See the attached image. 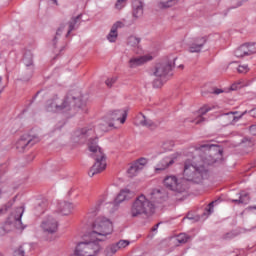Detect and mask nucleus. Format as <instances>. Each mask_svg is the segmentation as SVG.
Wrapping results in <instances>:
<instances>
[{"label":"nucleus","mask_w":256,"mask_h":256,"mask_svg":"<svg viewBox=\"0 0 256 256\" xmlns=\"http://www.w3.org/2000/svg\"><path fill=\"white\" fill-rule=\"evenodd\" d=\"M0 256H3V255H1V253H0Z\"/></svg>","instance_id":"nucleus-59"},{"label":"nucleus","mask_w":256,"mask_h":256,"mask_svg":"<svg viewBox=\"0 0 256 256\" xmlns=\"http://www.w3.org/2000/svg\"><path fill=\"white\" fill-rule=\"evenodd\" d=\"M53 1V3L55 4V5H59V3L57 2V0H52Z\"/></svg>","instance_id":"nucleus-54"},{"label":"nucleus","mask_w":256,"mask_h":256,"mask_svg":"<svg viewBox=\"0 0 256 256\" xmlns=\"http://www.w3.org/2000/svg\"><path fill=\"white\" fill-rule=\"evenodd\" d=\"M254 209H256V206L254 207Z\"/></svg>","instance_id":"nucleus-58"},{"label":"nucleus","mask_w":256,"mask_h":256,"mask_svg":"<svg viewBox=\"0 0 256 256\" xmlns=\"http://www.w3.org/2000/svg\"><path fill=\"white\" fill-rule=\"evenodd\" d=\"M59 227V223L55 220L53 216H47L41 223L40 228L42 229L44 235H55L57 233V229Z\"/></svg>","instance_id":"nucleus-10"},{"label":"nucleus","mask_w":256,"mask_h":256,"mask_svg":"<svg viewBox=\"0 0 256 256\" xmlns=\"http://www.w3.org/2000/svg\"><path fill=\"white\" fill-rule=\"evenodd\" d=\"M3 195V191H1V189H0V199H1V196ZM1 209H0V213H1Z\"/></svg>","instance_id":"nucleus-53"},{"label":"nucleus","mask_w":256,"mask_h":256,"mask_svg":"<svg viewBox=\"0 0 256 256\" xmlns=\"http://www.w3.org/2000/svg\"><path fill=\"white\" fill-rule=\"evenodd\" d=\"M235 57H246L245 56V50L243 49V46H240L237 48L234 52Z\"/></svg>","instance_id":"nucleus-37"},{"label":"nucleus","mask_w":256,"mask_h":256,"mask_svg":"<svg viewBox=\"0 0 256 256\" xmlns=\"http://www.w3.org/2000/svg\"><path fill=\"white\" fill-rule=\"evenodd\" d=\"M137 167L140 168L141 171H143V167L147 165V159L145 158H140L134 163Z\"/></svg>","instance_id":"nucleus-35"},{"label":"nucleus","mask_w":256,"mask_h":256,"mask_svg":"<svg viewBox=\"0 0 256 256\" xmlns=\"http://www.w3.org/2000/svg\"><path fill=\"white\" fill-rule=\"evenodd\" d=\"M177 3H179V0H160L158 2V7L159 9H169V7L177 5Z\"/></svg>","instance_id":"nucleus-24"},{"label":"nucleus","mask_w":256,"mask_h":256,"mask_svg":"<svg viewBox=\"0 0 256 256\" xmlns=\"http://www.w3.org/2000/svg\"><path fill=\"white\" fill-rule=\"evenodd\" d=\"M95 133V131L93 129H87V128H83L81 130V136L82 137H89V135H93Z\"/></svg>","instance_id":"nucleus-36"},{"label":"nucleus","mask_w":256,"mask_h":256,"mask_svg":"<svg viewBox=\"0 0 256 256\" xmlns=\"http://www.w3.org/2000/svg\"><path fill=\"white\" fill-rule=\"evenodd\" d=\"M242 49L244 50V55L247 57L249 55H251V51L249 50V47L247 46V44H243L242 45Z\"/></svg>","instance_id":"nucleus-45"},{"label":"nucleus","mask_w":256,"mask_h":256,"mask_svg":"<svg viewBox=\"0 0 256 256\" xmlns=\"http://www.w3.org/2000/svg\"><path fill=\"white\" fill-rule=\"evenodd\" d=\"M0 57H1V54H0Z\"/></svg>","instance_id":"nucleus-60"},{"label":"nucleus","mask_w":256,"mask_h":256,"mask_svg":"<svg viewBox=\"0 0 256 256\" xmlns=\"http://www.w3.org/2000/svg\"><path fill=\"white\" fill-rule=\"evenodd\" d=\"M215 202H211L209 205H208V208L206 209V211L208 212V215H211V213H213V205H214Z\"/></svg>","instance_id":"nucleus-46"},{"label":"nucleus","mask_w":256,"mask_h":256,"mask_svg":"<svg viewBox=\"0 0 256 256\" xmlns=\"http://www.w3.org/2000/svg\"><path fill=\"white\" fill-rule=\"evenodd\" d=\"M234 203H242L243 205H247L249 203V194H241L239 199L233 200Z\"/></svg>","instance_id":"nucleus-32"},{"label":"nucleus","mask_w":256,"mask_h":256,"mask_svg":"<svg viewBox=\"0 0 256 256\" xmlns=\"http://www.w3.org/2000/svg\"><path fill=\"white\" fill-rule=\"evenodd\" d=\"M35 72V66H25L22 71L20 81H29L31 77H33V73Z\"/></svg>","instance_id":"nucleus-21"},{"label":"nucleus","mask_w":256,"mask_h":256,"mask_svg":"<svg viewBox=\"0 0 256 256\" xmlns=\"http://www.w3.org/2000/svg\"><path fill=\"white\" fill-rule=\"evenodd\" d=\"M48 241H53V237L47 238Z\"/></svg>","instance_id":"nucleus-55"},{"label":"nucleus","mask_w":256,"mask_h":256,"mask_svg":"<svg viewBox=\"0 0 256 256\" xmlns=\"http://www.w3.org/2000/svg\"><path fill=\"white\" fill-rule=\"evenodd\" d=\"M101 251V245L96 241L92 242H80L76 246L75 255L76 256H96L99 255Z\"/></svg>","instance_id":"nucleus-6"},{"label":"nucleus","mask_w":256,"mask_h":256,"mask_svg":"<svg viewBox=\"0 0 256 256\" xmlns=\"http://www.w3.org/2000/svg\"><path fill=\"white\" fill-rule=\"evenodd\" d=\"M110 119L112 121H120V123H125L127 121V110H115L112 112Z\"/></svg>","instance_id":"nucleus-18"},{"label":"nucleus","mask_w":256,"mask_h":256,"mask_svg":"<svg viewBox=\"0 0 256 256\" xmlns=\"http://www.w3.org/2000/svg\"><path fill=\"white\" fill-rule=\"evenodd\" d=\"M241 87H245V85H242L241 81H239V82L232 84L230 89H231V91H237V89H241Z\"/></svg>","instance_id":"nucleus-41"},{"label":"nucleus","mask_w":256,"mask_h":256,"mask_svg":"<svg viewBox=\"0 0 256 256\" xmlns=\"http://www.w3.org/2000/svg\"><path fill=\"white\" fill-rule=\"evenodd\" d=\"M22 62L25 67H35V64L33 63V53L31 52V50H27L24 53Z\"/></svg>","instance_id":"nucleus-22"},{"label":"nucleus","mask_w":256,"mask_h":256,"mask_svg":"<svg viewBox=\"0 0 256 256\" xmlns=\"http://www.w3.org/2000/svg\"><path fill=\"white\" fill-rule=\"evenodd\" d=\"M141 43V38L137 37V36H130L127 39V45L129 47H134L139 49V45Z\"/></svg>","instance_id":"nucleus-27"},{"label":"nucleus","mask_w":256,"mask_h":256,"mask_svg":"<svg viewBox=\"0 0 256 256\" xmlns=\"http://www.w3.org/2000/svg\"><path fill=\"white\" fill-rule=\"evenodd\" d=\"M37 143H39V138L25 134L16 142V149L19 153H24V151L31 149V147Z\"/></svg>","instance_id":"nucleus-8"},{"label":"nucleus","mask_w":256,"mask_h":256,"mask_svg":"<svg viewBox=\"0 0 256 256\" xmlns=\"http://www.w3.org/2000/svg\"><path fill=\"white\" fill-rule=\"evenodd\" d=\"M45 206V202L39 203L38 206H36V211H38L39 213H44Z\"/></svg>","instance_id":"nucleus-43"},{"label":"nucleus","mask_w":256,"mask_h":256,"mask_svg":"<svg viewBox=\"0 0 256 256\" xmlns=\"http://www.w3.org/2000/svg\"><path fill=\"white\" fill-rule=\"evenodd\" d=\"M249 71V66L247 65H240L238 67V73H247Z\"/></svg>","instance_id":"nucleus-44"},{"label":"nucleus","mask_w":256,"mask_h":256,"mask_svg":"<svg viewBox=\"0 0 256 256\" xmlns=\"http://www.w3.org/2000/svg\"><path fill=\"white\" fill-rule=\"evenodd\" d=\"M5 91V87H3V77L0 76V95Z\"/></svg>","instance_id":"nucleus-47"},{"label":"nucleus","mask_w":256,"mask_h":256,"mask_svg":"<svg viewBox=\"0 0 256 256\" xmlns=\"http://www.w3.org/2000/svg\"><path fill=\"white\" fill-rule=\"evenodd\" d=\"M153 56L144 55L139 57H132L128 61V67L130 69H137V67H141V65H145V63L151 61Z\"/></svg>","instance_id":"nucleus-13"},{"label":"nucleus","mask_w":256,"mask_h":256,"mask_svg":"<svg viewBox=\"0 0 256 256\" xmlns=\"http://www.w3.org/2000/svg\"><path fill=\"white\" fill-rule=\"evenodd\" d=\"M246 45H247L251 55H253V53H256V42L246 43Z\"/></svg>","instance_id":"nucleus-40"},{"label":"nucleus","mask_w":256,"mask_h":256,"mask_svg":"<svg viewBox=\"0 0 256 256\" xmlns=\"http://www.w3.org/2000/svg\"><path fill=\"white\" fill-rule=\"evenodd\" d=\"M118 250V247L116 246V244H110L108 245L105 250H104V254L106 256H113L115 255V253H117Z\"/></svg>","instance_id":"nucleus-28"},{"label":"nucleus","mask_w":256,"mask_h":256,"mask_svg":"<svg viewBox=\"0 0 256 256\" xmlns=\"http://www.w3.org/2000/svg\"><path fill=\"white\" fill-rule=\"evenodd\" d=\"M47 111L50 113H59V111H69L71 109V97L67 96L64 100L55 96L51 100H48Z\"/></svg>","instance_id":"nucleus-7"},{"label":"nucleus","mask_w":256,"mask_h":256,"mask_svg":"<svg viewBox=\"0 0 256 256\" xmlns=\"http://www.w3.org/2000/svg\"><path fill=\"white\" fill-rule=\"evenodd\" d=\"M235 113L236 112H230V113H227V115H231L232 119L235 121V119H237V117H235Z\"/></svg>","instance_id":"nucleus-51"},{"label":"nucleus","mask_w":256,"mask_h":256,"mask_svg":"<svg viewBox=\"0 0 256 256\" xmlns=\"http://www.w3.org/2000/svg\"><path fill=\"white\" fill-rule=\"evenodd\" d=\"M23 213H25V208L23 206L17 207L8 217L4 227L7 228L8 225H14L16 229H23V222H21Z\"/></svg>","instance_id":"nucleus-9"},{"label":"nucleus","mask_w":256,"mask_h":256,"mask_svg":"<svg viewBox=\"0 0 256 256\" xmlns=\"http://www.w3.org/2000/svg\"><path fill=\"white\" fill-rule=\"evenodd\" d=\"M72 99H73V101H75V99H77V98H75V97H72Z\"/></svg>","instance_id":"nucleus-56"},{"label":"nucleus","mask_w":256,"mask_h":256,"mask_svg":"<svg viewBox=\"0 0 256 256\" xmlns=\"http://www.w3.org/2000/svg\"><path fill=\"white\" fill-rule=\"evenodd\" d=\"M26 251H31V245L23 244L19 246V248L14 251L13 256H25Z\"/></svg>","instance_id":"nucleus-26"},{"label":"nucleus","mask_w":256,"mask_h":256,"mask_svg":"<svg viewBox=\"0 0 256 256\" xmlns=\"http://www.w3.org/2000/svg\"><path fill=\"white\" fill-rule=\"evenodd\" d=\"M106 86L111 88L113 87V85H115V83H117V77H112V78H108L106 81Z\"/></svg>","instance_id":"nucleus-38"},{"label":"nucleus","mask_w":256,"mask_h":256,"mask_svg":"<svg viewBox=\"0 0 256 256\" xmlns=\"http://www.w3.org/2000/svg\"><path fill=\"white\" fill-rule=\"evenodd\" d=\"M163 202V193L161 190H152L150 192V199L146 195H139L132 202L130 207L131 217H153L155 215V203Z\"/></svg>","instance_id":"nucleus-2"},{"label":"nucleus","mask_w":256,"mask_h":256,"mask_svg":"<svg viewBox=\"0 0 256 256\" xmlns=\"http://www.w3.org/2000/svg\"><path fill=\"white\" fill-rule=\"evenodd\" d=\"M143 15V3L136 1L133 5V17L139 18Z\"/></svg>","instance_id":"nucleus-25"},{"label":"nucleus","mask_w":256,"mask_h":256,"mask_svg":"<svg viewBox=\"0 0 256 256\" xmlns=\"http://www.w3.org/2000/svg\"><path fill=\"white\" fill-rule=\"evenodd\" d=\"M134 124L137 127H147L148 129H157V124L153 122L151 119L146 118L143 113H139L135 119H134Z\"/></svg>","instance_id":"nucleus-12"},{"label":"nucleus","mask_w":256,"mask_h":256,"mask_svg":"<svg viewBox=\"0 0 256 256\" xmlns=\"http://www.w3.org/2000/svg\"><path fill=\"white\" fill-rule=\"evenodd\" d=\"M130 244L131 242H129V240H120L115 243L116 247H118V251L119 249H125V247H129Z\"/></svg>","instance_id":"nucleus-34"},{"label":"nucleus","mask_w":256,"mask_h":256,"mask_svg":"<svg viewBox=\"0 0 256 256\" xmlns=\"http://www.w3.org/2000/svg\"><path fill=\"white\" fill-rule=\"evenodd\" d=\"M110 127H113V122L102 121L99 124L98 129H100V131H103L104 133H107Z\"/></svg>","instance_id":"nucleus-31"},{"label":"nucleus","mask_w":256,"mask_h":256,"mask_svg":"<svg viewBox=\"0 0 256 256\" xmlns=\"http://www.w3.org/2000/svg\"><path fill=\"white\" fill-rule=\"evenodd\" d=\"M75 206L71 202H59L57 209L62 215H69Z\"/></svg>","instance_id":"nucleus-19"},{"label":"nucleus","mask_w":256,"mask_h":256,"mask_svg":"<svg viewBox=\"0 0 256 256\" xmlns=\"http://www.w3.org/2000/svg\"><path fill=\"white\" fill-rule=\"evenodd\" d=\"M211 109H212V107L209 105H205L202 108H200V110H199L200 117L197 118L196 120H194V123L196 125L203 123V121H205V118H203V115H207V113H209V111H211Z\"/></svg>","instance_id":"nucleus-23"},{"label":"nucleus","mask_w":256,"mask_h":256,"mask_svg":"<svg viewBox=\"0 0 256 256\" xmlns=\"http://www.w3.org/2000/svg\"><path fill=\"white\" fill-rule=\"evenodd\" d=\"M133 197H135V192L125 188L122 189L120 193L117 195V197L114 200V203L116 205H119L120 203H123V201H129L130 199H133Z\"/></svg>","instance_id":"nucleus-16"},{"label":"nucleus","mask_w":256,"mask_h":256,"mask_svg":"<svg viewBox=\"0 0 256 256\" xmlns=\"http://www.w3.org/2000/svg\"><path fill=\"white\" fill-rule=\"evenodd\" d=\"M176 239H177L178 243L185 244L191 239V236H189L185 233H181L177 236Z\"/></svg>","instance_id":"nucleus-33"},{"label":"nucleus","mask_w":256,"mask_h":256,"mask_svg":"<svg viewBox=\"0 0 256 256\" xmlns=\"http://www.w3.org/2000/svg\"><path fill=\"white\" fill-rule=\"evenodd\" d=\"M141 171V168L137 166L135 163L130 166L127 173L129 177H135Z\"/></svg>","instance_id":"nucleus-29"},{"label":"nucleus","mask_w":256,"mask_h":256,"mask_svg":"<svg viewBox=\"0 0 256 256\" xmlns=\"http://www.w3.org/2000/svg\"><path fill=\"white\" fill-rule=\"evenodd\" d=\"M251 135H256V125H252L249 128Z\"/></svg>","instance_id":"nucleus-48"},{"label":"nucleus","mask_w":256,"mask_h":256,"mask_svg":"<svg viewBox=\"0 0 256 256\" xmlns=\"http://www.w3.org/2000/svg\"><path fill=\"white\" fill-rule=\"evenodd\" d=\"M88 148L95 160V163L90 168L88 175L89 177H95V175H99V173H103V171L107 169V157L105 156V153H103L101 147L97 145V138L90 139Z\"/></svg>","instance_id":"nucleus-3"},{"label":"nucleus","mask_w":256,"mask_h":256,"mask_svg":"<svg viewBox=\"0 0 256 256\" xmlns=\"http://www.w3.org/2000/svg\"><path fill=\"white\" fill-rule=\"evenodd\" d=\"M199 151H208V156L194 157L193 160L185 161L183 172L184 179L196 185L203 183L209 177V165L217 163V160L223 157V149L218 145L202 144Z\"/></svg>","instance_id":"nucleus-1"},{"label":"nucleus","mask_w":256,"mask_h":256,"mask_svg":"<svg viewBox=\"0 0 256 256\" xmlns=\"http://www.w3.org/2000/svg\"><path fill=\"white\" fill-rule=\"evenodd\" d=\"M164 185L167 189H170V191H175L176 193H184V191L187 189L179 182L177 176L174 175L166 176L164 178Z\"/></svg>","instance_id":"nucleus-11"},{"label":"nucleus","mask_w":256,"mask_h":256,"mask_svg":"<svg viewBox=\"0 0 256 256\" xmlns=\"http://www.w3.org/2000/svg\"><path fill=\"white\" fill-rule=\"evenodd\" d=\"M178 154H173L171 156L165 157L160 161V163L155 168V171H165L168 167H171L173 163L177 160Z\"/></svg>","instance_id":"nucleus-15"},{"label":"nucleus","mask_w":256,"mask_h":256,"mask_svg":"<svg viewBox=\"0 0 256 256\" xmlns=\"http://www.w3.org/2000/svg\"><path fill=\"white\" fill-rule=\"evenodd\" d=\"M213 93H214V95H221V93H223V90L219 89V88H215Z\"/></svg>","instance_id":"nucleus-49"},{"label":"nucleus","mask_w":256,"mask_h":256,"mask_svg":"<svg viewBox=\"0 0 256 256\" xmlns=\"http://www.w3.org/2000/svg\"><path fill=\"white\" fill-rule=\"evenodd\" d=\"M171 71H173V62L171 61L156 64L153 75L159 79L153 81V87L159 89V87L163 85V81L161 79L167 77Z\"/></svg>","instance_id":"nucleus-5"},{"label":"nucleus","mask_w":256,"mask_h":256,"mask_svg":"<svg viewBox=\"0 0 256 256\" xmlns=\"http://www.w3.org/2000/svg\"><path fill=\"white\" fill-rule=\"evenodd\" d=\"M113 233V223L106 217H98L92 224L91 237H95L97 241H105L108 235Z\"/></svg>","instance_id":"nucleus-4"},{"label":"nucleus","mask_w":256,"mask_h":256,"mask_svg":"<svg viewBox=\"0 0 256 256\" xmlns=\"http://www.w3.org/2000/svg\"><path fill=\"white\" fill-rule=\"evenodd\" d=\"M97 211H99V205H95L94 207L90 208L88 213L89 215L95 216L97 215Z\"/></svg>","instance_id":"nucleus-42"},{"label":"nucleus","mask_w":256,"mask_h":256,"mask_svg":"<svg viewBox=\"0 0 256 256\" xmlns=\"http://www.w3.org/2000/svg\"><path fill=\"white\" fill-rule=\"evenodd\" d=\"M127 3V0H117L116 4H115V8L118 10L123 9V7H125V4Z\"/></svg>","instance_id":"nucleus-39"},{"label":"nucleus","mask_w":256,"mask_h":256,"mask_svg":"<svg viewBox=\"0 0 256 256\" xmlns=\"http://www.w3.org/2000/svg\"><path fill=\"white\" fill-rule=\"evenodd\" d=\"M161 225V223H157L156 225H154L151 229V231L155 232L159 229V226Z\"/></svg>","instance_id":"nucleus-50"},{"label":"nucleus","mask_w":256,"mask_h":256,"mask_svg":"<svg viewBox=\"0 0 256 256\" xmlns=\"http://www.w3.org/2000/svg\"><path fill=\"white\" fill-rule=\"evenodd\" d=\"M123 26L124 24L121 21H118L115 24H113L109 34L107 35V39L110 43H115V41H117V37H119L117 29H121Z\"/></svg>","instance_id":"nucleus-17"},{"label":"nucleus","mask_w":256,"mask_h":256,"mask_svg":"<svg viewBox=\"0 0 256 256\" xmlns=\"http://www.w3.org/2000/svg\"><path fill=\"white\" fill-rule=\"evenodd\" d=\"M82 14H79L76 17H72L71 20L68 22V31L66 34V37H69L71 35L72 31H75L77 27H79V21H81Z\"/></svg>","instance_id":"nucleus-20"},{"label":"nucleus","mask_w":256,"mask_h":256,"mask_svg":"<svg viewBox=\"0 0 256 256\" xmlns=\"http://www.w3.org/2000/svg\"><path fill=\"white\" fill-rule=\"evenodd\" d=\"M231 237H233V234L227 233V234L224 236V239H231Z\"/></svg>","instance_id":"nucleus-52"},{"label":"nucleus","mask_w":256,"mask_h":256,"mask_svg":"<svg viewBox=\"0 0 256 256\" xmlns=\"http://www.w3.org/2000/svg\"><path fill=\"white\" fill-rule=\"evenodd\" d=\"M63 31H65V24H61L56 31V36L52 40L54 47L55 45H57V40L59 39V37H61V35L63 34Z\"/></svg>","instance_id":"nucleus-30"},{"label":"nucleus","mask_w":256,"mask_h":256,"mask_svg":"<svg viewBox=\"0 0 256 256\" xmlns=\"http://www.w3.org/2000/svg\"><path fill=\"white\" fill-rule=\"evenodd\" d=\"M205 43H207V36L196 38L189 46V53H201V49H203Z\"/></svg>","instance_id":"nucleus-14"},{"label":"nucleus","mask_w":256,"mask_h":256,"mask_svg":"<svg viewBox=\"0 0 256 256\" xmlns=\"http://www.w3.org/2000/svg\"><path fill=\"white\" fill-rule=\"evenodd\" d=\"M236 119H241V116H240V117H238V118H236Z\"/></svg>","instance_id":"nucleus-57"}]
</instances>
